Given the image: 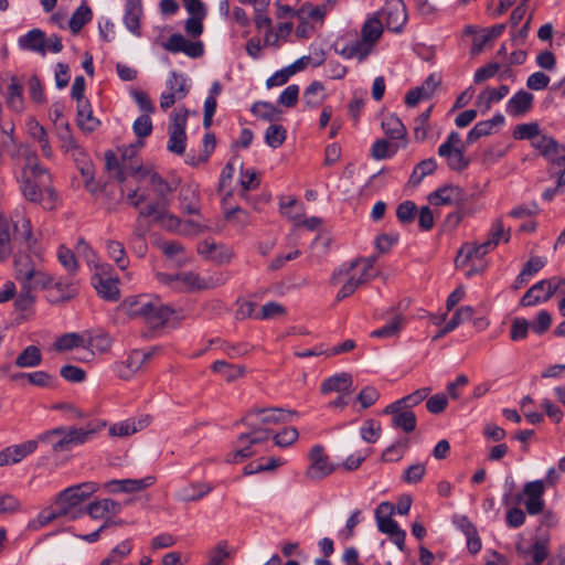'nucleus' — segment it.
I'll return each instance as SVG.
<instances>
[{"mask_svg": "<svg viewBox=\"0 0 565 565\" xmlns=\"http://www.w3.org/2000/svg\"><path fill=\"white\" fill-rule=\"evenodd\" d=\"M294 415L295 412L277 407L249 411L243 419L248 431L239 435L237 448L227 455L226 461L238 462L252 457L256 452L254 447L269 439L271 427L289 422Z\"/></svg>", "mask_w": 565, "mask_h": 565, "instance_id": "1", "label": "nucleus"}, {"mask_svg": "<svg viewBox=\"0 0 565 565\" xmlns=\"http://www.w3.org/2000/svg\"><path fill=\"white\" fill-rule=\"evenodd\" d=\"M19 157L24 161L20 177L23 196L32 203L41 204L46 210L54 209L56 192L51 186V174L39 163L35 151L25 145H20L15 153H12L13 159Z\"/></svg>", "mask_w": 565, "mask_h": 565, "instance_id": "2", "label": "nucleus"}, {"mask_svg": "<svg viewBox=\"0 0 565 565\" xmlns=\"http://www.w3.org/2000/svg\"><path fill=\"white\" fill-rule=\"evenodd\" d=\"M12 244L18 246L14 256L17 279L19 280V268L34 267L30 257L24 254L32 250L36 239L32 235L31 222L24 215H20L11 225L10 221L0 214V260L8 259L12 252Z\"/></svg>", "mask_w": 565, "mask_h": 565, "instance_id": "3", "label": "nucleus"}, {"mask_svg": "<svg viewBox=\"0 0 565 565\" xmlns=\"http://www.w3.org/2000/svg\"><path fill=\"white\" fill-rule=\"evenodd\" d=\"M381 40V26L375 19H365L360 33L348 31L333 42L335 54L343 60H354L364 63L374 52Z\"/></svg>", "mask_w": 565, "mask_h": 565, "instance_id": "4", "label": "nucleus"}, {"mask_svg": "<svg viewBox=\"0 0 565 565\" xmlns=\"http://www.w3.org/2000/svg\"><path fill=\"white\" fill-rule=\"evenodd\" d=\"M374 276L373 260L370 258L341 265L331 277L333 285L342 284L335 297L337 301L351 296L362 284L371 280Z\"/></svg>", "mask_w": 565, "mask_h": 565, "instance_id": "5", "label": "nucleus"}, {"mask_svg": "<svg viewBox=\"0 0 565 565\" xmlns=\"http://www.w3.org/2000/svg\"><path fill=\"white\" fill-rule=\"evenodd\" d=\"M97 490L94 482H85L63 490L55 499L56 511L67 520L85 515L83 503Z\"/></svg>", "mask_w": 565, "mask_h": 565, "instance_id": "6", "label": "nucleus"}, {"mask_svg": "<svg viewBox=\"0 0 565 565\" xmlns=\"http://www.w3.org/2000/svg\"><path fill=\"white\" fill-rule=\"evenodd\" d=\"M365 19H375L381 26V36L384 30L399 33L407 22V13L405 3L402 0H387L384 6Z\"/></svg>", "mask_w": 565, "mask_h": 565, "instance_id": "7", "label": "nucleus"}, {"mask_svg": "<svg viewBox=\"0 0 565 565\" xmlns=\"http://www.w3.org/2000/svg\"><path fill=\"white\" fill-rule=\"evenodd\" d=\"M438 156L446 160L448 168L452 171H463L470 164L465 154V143L457 131H451L446 140L438 147Z\"/></svg>", "mask_w": 565, "mask_h": 565, "instance_id": "8", "label": "nucleus"}, {"mask_svg": "<svg viewBox=\"0 0 565 565\" xmlns=\"http://www.w3.org/2000/svg\"><path fill=\"white\" fill-rule=\"evenodd\" d=\"M157 278L161 284L180 292L199 291L209 287V281L193 271H182L174 275L158 273Z\"/></svg>", "mask_w": 565, "mask_h": 565, "instance_id": "9", "label": "nucleus"}, {"mask_svg": "<svg viewBox=\"0 0 565 565\" xmlns=\"http://www.w3.org/2000/svg\"><path fill=\"white\" fill-rule=\"evenodd\" d=\"M545 482L543 480L529 481L523 486L522 492L514 497V502H523L526 512L530 515H537L543 512L545 502Z\"/></svg>", "mask_w": 565, "mask_h": 565, "instance_id": "10", "label": "nucleus"}, {"mask_svg": "<svg viewBox=\"0 0 565 565\" xmlns=\"http://www.w3.org/2000/svg\"><path fill=\"white\" fill-rule=\"evenodd\" d=\"M150 185L157 199L143 209H140V216H151L159 213L161 209H167L170 203V195L177 184H172L163 180L159 174L150 175Z\"/></svg>", "mask_w": 565, "mask_h": 565, "instance_id": "11", "label": "nucleus"}, {"mask_svg": "<svg viewBox=\"0 0 565 565\" xmlns=\"http://www.w3.org/2000/svg\"><path fill=\"white\" fill-rule=\"evenodd\" d=\"M309 466L306 470V477L310 480H321L331 475L335 466L326 454L323 446L315 445L308 454Z\"/></svg>", "mask_w": 565, "mask_h": 565, "instance_id": "12", "label": "nucleus"}, {"mask_svg": "<svg viewBox=\"0 0 565 565\" xmlns=\"http://www.w3.org/2000/svg\"><path fill=\"white\" fill-rule=\"evenodd\" d=\"M186 111H178L171 115V122L168 126L169 140L167 148L170 152L181 156L186 147Z\"/></svg>", "mask_w": 565, "mask_h": 565, "instance_id": "13", "label": "nucleus"}, {"mask_svg": "<svg viewBox=\"0 0 565 565\" xmlns=\"http://www.w3.org/2000/svg\"><path fill=\"white\" fill-rule=\"evenodd\" d=\"M105 426L106 423L103 422L95 427H92L90 425H87L86 428L71 427L67 429V433H65V435L53 445V451H67L75 445H83Z\"/></svg>", "mask_w": 565, "mask_h": 565, "instance_id": "14", "label": "nucleus"}, {"mask_svg": "<svg viewBox=\"0 0 565 565\" xmlns=\"http://www.w3.org/2000/svg\"><path fill=\"white\" fill-rule=\"evenodd\" d=\"M562 280L543 279L535 282L522 297L521 306L533 307L547 301L558 289Z\"/></svg>", "mask_w": 565, "mask_h": 565, "instance_id": "15", "label": "nucleus"}, {"mask_svg": "<svg viewBox=\"0 0 565 565\" xmlns=\"http://www.w3.org/2000/svg\"><path fill=\"white\" fill-rule=\"evenodd\" d=\"M428 201L435 206H459L465 201V193L460 186L447 184L431 192Z\"/></svg>", "mask_w": 565, "mask_h": 565, "instance_id": "16", "label": "nucleus"}, {"mask_svg": "<svg viewBox=\"0 0 565 565\" xmlns=\"http://www.w3.org/2000/svg\"><path fill=\"white\" fill-rule=\"evenodd\" d=\"M384 414L392 415V426L399 428L405 433H412L416 428V416L412 411L404 409L402 402H394L387 405Z\"/></svg>", "mask_w": 565, "mask_h": 565, "instance_id": "17", "label": "nucleus"}, {"mask_svg": "<svg viewBox=\"0 0 565 565\" xmlns=\"http://www.w3.org/2000/svg\"><path fill=\"white\" fill-rule=\"evenodd\" d=\"M105 166L111 177H114L119 182H124L126 180L128 171L131 174H137L141 170V166L138 160L134 162L131 159L128 166L126 158H124L122 162L120 163L113 151H107L105 153Z\"/></svg>", "mask_w": 565, "mask_h": 565, "instance_id": "18", "label": "nucleus"}, {"mask_svg": "<svg viewBox=\"0 0 565 565\" xmlns=\"http://www.w3.org/2000/svg\"><path fill=\"white\" fill-rule=\"evenodd\" d=\"M516 552L525 561V565H540L548 556V540L540 537L531 546L519 543Z\"/></svg>", "mask_w": 565, "mask_h": 565, "instance_id": "19", "label": "nucleus"}, {"mask_svg": "<svg viewBox=\"0 0 565 565\" xmlns=\"http://www.w3.org/2000/svg\"><path fill=\"white\" fill-rule=\"evenodd\" d=\"M38 448V440H28L23 444L6 447L0 451V467L21 462Z\"/></svg>", "mask_w": 565, "mask_h": 565, "instance_id": "20", "label": "nucleus"}, {"mask_svg": "<svg viewBox=\"0 0 565 565\" xmlns=\"http://www.w3.org/2000/svg\"><path fill=\"white\" fill-rule=\"evenodd\" d=\"M161 227L166 228L170 232H177L181 234H195L199 232V225L194 222H186L184 224L181 223L180 218L177 216L169 214L167 209H161L159 213H154L151 215Z\"/></svg>", "mask_w": 565, "mask_h": 565, "instance_id": "21", "label": "nucleus"}, {"mask_svg": "<svg viewBox=\"0 0 565 565\" xmlns=\"http://www.w3.org/2000/svg\"><path fill=\"white\" fill-rule=\"evenodd\" d=\"M163 47L171 53L183 52L190 57H199L204 52L202 42L188 41L181 34H172L163 44Z\"/></svg>", "mask_w": 565, "mask_h": 565, "instance_id": "22", "label": "nucleus"}, {"mask_svg": "<svg viewBox=\"0 0 565 565\" xmlns=\"http://www.w3.org/2000/svg\"><path fill=\"white\" fill-rule=\"evenodd\" d=\"M533 94L520 89L505 104V113L513 118L525 116L533 107Z\"/></svg>", "mask_w": 565, "mask_h": 565, "instance_id": "23", "label": "nucleus"}, {"mask_svg": "<svg viewBox=\"0 0 565 565\" xmlns=\"http://www.w3.org/2000/svg\"><path fill=\"white\" fill-rule=\"evenodd\" d=\"M152 299L147 295H140L126 298L119 309L134 319H145L147 311L151 309Z\"/></svg>", "mask_w": 565, "mask_h": 565, "instance_id": "24", "label": "nucleus"}, {"mask_svg": "<svg viewBox=\"0 0 565 565\" xmlns=\"http://www.w3.org/2000/svg\"><path fill=\"white\" fill-rule=\"evenodd\" d=\"M532 147L550 161L558 162L565 159V149L547 135L541 134Z\"/></svg>", "mask_w": 565, "mask_h": 565, "instance_id": "25", "label": "nucleus"}, {"mask_svg": "<svg viewBox=\"0 0 565 565\" xmlns=\"http://www.w3.org/2000/svg\"><path fill=\"white\" fill-rule=\"evenodd\" d=\"M510 92L508 85H501L498 88L487 87L476 98V106L482 115L487 114L493 104L502 100Z\"/></svg>", "mask_w": 565, "mask_h": 565, "instance_id": "26", "label": "nucleus"}, {"mask_svg": "<svg viewBox=\"0 0 565 565\" xmlns=\"http://www.w3.org/2000/svg\"><path fill=\"white\" fill-rule=\"evenodd\" d=\"M150 423L151 417L149 415L142 416L139 419L129 418L111 425L109 427V435L113 437H127L148 427Z\"/></svg>", "mask_w": 565, "mask_h": 565, "instance_id": "27", "label": "nucleus"}, {"mask_svg": "<svg viewBox=\"0 0 565 565\" xmlns=\"http://www.w3.org/2000/svg\"><path fill=\"white\" fill-rule=\"evenodd\" d=\"M395 512V507L391 502H382L375 510V521L380 532L390 534L398 529L399 525L392 519Z\"/></svg>", "mask_w": 565, "mask_h": 565, "instance_id": "28", "label": "nucleus"}, {"mask_svg": "<svg viewBox=\"0 0 565 565\" xmlns=\"http://www.w3.org/2000/svg\"><path fill=\"white\" fill-rule=\"evenodd\" d=\"M154 477L148 476L142 479L111 480L105 484L110 492H137L154 483Z\"/></svg>", "mask_w": 565, "mask_h": 565, "instance_id": "29", "label": "nucleus"}, {"mask_svg": "<svg viewBox=\"0 0 565 565\" xmlns=\"http://www.w3.org/2000/svg\"><path fill=\"white\" fill-rule=\"evenodd\" d=\"M120 512V504L111 499L95 501L85 507V514L93 520H104L107 515H116Z\"/></svg>", "mask_w": 565, "mask_h": 565, "instance_id": "30", "label": "nucleus"}, {"mask_svg": "<svg viewBox=\"0 0 565 565\" xmlns=\"http://www.w3.org/2000/svg\"><path fill=\"white\" fill-rule=\"evenodd\" d=\"M221 205L225 221L232 226L243 230L250 224L249 214L237 205H228L226 198L222 199Z\"/></svg>", "mask_w": 565, "mask_h": 565, "instance_id": "31", "label": "nucleus"}, {"mask_svg": "<svg viewBox=\"0 0 565 565\" xmlns=\"http://www.w3.org/2000/svg\"><path fill=\"white\" fill-rule=\"evenodd\" d=\"M505 30V24H495L490 28L477 32L472 40L471 53L473 55L480 54L484 46L499 38Z\"/></svg>", "mask_w": 565, "mask_h": 565, "instance_id": "32", "label": "nucleus"}, {"mask_svg": "<svg viewBox=\"0 0 565 565\" xmlns=\"http://www.w3.org/2000/svg\"><path fill=\"white\" fill-rule=\"evenodd\" d=\"M19 45L23 50L32 51L44 56L46 53L45 33L40 29H33L19 39Z\"/></svg>", "mask_w": 565, "mask_h": 565, "instance_id": "33", "label": "nucleus"}, {"mask_svg": "<svg viewBox=\"0 0 565 565\" xmlns=\"http://www.w3.org/2000/svg\"><path fill=\"white\" fill-rule=\"evenodd\" d=\"M142 15L141 0H127L125 4L124 22L135 35H140V18Z\"/></svg>", "mask_w": 565, "mask_h": 565, "instance_id": "34", "label": "nucleus"}, {"mask_svg": "<svg viewBox=\"0 0 565 565\" xmlns=\"http://www.w3.org/2000/svg\"><path fill=\"white\" fill-rule=\"evenodd\" d=\"M173 313L174 310L172 308L162 305L158 299H152L151 309L147 311L143 321L157 328L164 324Z\"/></svg>", "mask_w": 565, "mask_h": 565, "instance_id": "35", "label": "nucleus"}, {"mask_svg": "<svg viewBox=\"0 0 565 565\" xmlns=\"http://www.w3.org/2000/svg\"><path fill=\"white\" fill-rule=\"evenodd\" d=\"M328 13L327 4L313 6L311 3H305L297 12H295V17L298 20H306L310 23L322 25L324 17Z\"/></svg>", "mask_w": 565, "mask_h": 565, "instance_id": "36", "label": "nucleus"}, {"mask_svg": "<svg viewBox=\"0 0 565 565\" xmlns=\"http://www.w3.org/2000/svg\"><path fill=\"white\" fill-rule=\"evenodd\" d=\"M157 348L151 349L148 352H143L141 350H134L129 353L128 358L125 361V366L127 372L120 373V376L124 379H128L130 374L139 371L145 363L152 359L154 353L157 352Z\"/></svg>", "mask_w": 565, "mask_h": 565, "instance_id": "37", "label": "nucleus"}, {"mask_svg": "<svg viewBox=\"0 0 565 565\" xmlns=\"http://www.w3.org/2000/svg\"><path fill=\"white\" fill-rule=\"evenodd\" d=\"M480 246L475 243H467L461 246L455 259L457 268H465L469 263L481 262L486 253H481Z\"/></svg>", "mask_w": 565, "mask_h": 565, "instance_id": "38", "label": "nucleus"}, {"mask_svg": "<svg viewBox=\"0 0 565 565\" xmlns=\"http://www.w3.org/2000/svg\"><path fill=\"white\" fill-rule=\"evenodd\" d=\"M93 281L95 289L102 298L108 301H116L119 299L118 280L96 275L93 277Z\"/></svg>", "mask_w": 565, "mask_h": 565, "instance_id": "39", "label": "nucleus"}, {"mask_svg": "<svg viewBox=\"0 0 565 565\" xmlns=\"http://www.w3.org/2000/svg\"><path fill=\"white\" fill-rule=\"evenodd\" d=\"M77 125L87 132L94 131L99 125V120L93 116L88 100L77 103Z\"/></svg>", "mask_w": 565, "mask_h": 565, "instance_id": "40", "label": "nucleus"}, {"mask_svg": "<svg viewBox=\"0 0 565 565\" xmlns=\"http://www.w3.org/2000/svg\"><path fill=\"white\" fill-rule=\"evenodd\" d=\"M352 376L349 373H339L323 381L321 391L323 393L347 392L352 386Z\"/></svg>", "mask_w": 565, "mask_h": 565, "instance_id": "41", "label": "nucleus"}, {"mask_svg": "<svg viewBox=\"0 0 565 565\" xmlns=\"http://www.w3.org/2000/svg\"><path fill=\"white\" fill-rule=\"evenodd\" d=\"M19 281L26 285L33 291L36 288L45 287L47 277L35 269V267L19 268Z\"/></svg>", "mask_w": 565, "mask_h": 565, "instance_id": "42", "label": "nucleus"}, {"mask_svg": "<svg viewBox=\"0 0 565 565\" xmlns=\"http://www.w3.org/2000/svg\"><path fill=\"white\" fill-rule=\"evenodd\" d=\"M437 169V162L434 158H428L415 166L409 177V183L414 186L418 185L423 179L433 174Z\"/></svg>", "mask_w": 565, "mask_h": 565, "instance_id": "43", "label": "nucleus"}, {"mask_svg": "<svg viewBox=\"0 0 565 565\" xmlns=\"http://www.w3.org/2000/svg\"><path fill=\"white\" fill-rule=\"evenodd\" d=\"M541 134L540 125L536 121H531L516 125L512 136L515 140H530L533 145Z\"/></svg>", "mask_w": 565, "mask_h": 565, "instance_id": "44", "label": "nucleus"}, {"mask_svg": "<svg viewBox=\"0 0 565 565\" xmlns=\"http://www.w3.org/2000/svg\"><path fill=\"white\" fill-rule=\"evenodd\" d=\"M236 166L242 167V163L239 162L238 159L234 158L227 162V164L223 168L220 174L218 189L221 192L226 193V199L227 196H231L233 177Z\"/></svg>", "mask_w": 565, "mask_h": 565, "instance_id": "45", "label": "nucleus"}, {"mask_svg": "<svg viewBox=\"0 0 565 565\" xmlns=\"http://www.w3.org/2000/svg\"><path fill=\"white\" fill-rule=\"evenodd\" d=\"M382 128L392 139H402L406 132L402 120L394 114H390L384 117L382 120Z\"/></svg>", "mask_w": 565, "mask_h": 565, "instance_id": "46", "label": "nucleus"}, {"mask_svg": "<svg viewBox=\"0 0 565 565\" xmlns=\"http://www.w3.org/2000/svg\"><path fill=\"white\" fill-rule=\"evenodd\" d=\"M42 361V354L38 347H26L15 359V364L19 367H34Z\"/></svg>", "mask_w": 565, "mask_h": 565, "instance_id": "47", "label": "nucleus"}, {"mask_svg": "<svg viewBox=\"0 0 565 565\" xmlns=\"http://www.w3.org/2000/svg\"><path fill=\"white\" fill-rule=\"evenodd\" d=\"M92 19V10L87 6L78 7L70 19L68 25L71 31L76 34Z\"/></svg>", "mask_w": 565, "mask_h": 565, "instance_id": "48", "label": "nucleus"}, {"mask_svg": "<svg viewBox=\"0 0 565 565\" xmlns=\"http://www.w3.org/2000/svg\"><path fill=\"white\" fill-rule=\"evenodd\" d=\"M281 214L287 216L292 222L300 221L305 214L303 206L295 198H288L280 201Z\"/></svg>", "mask_w": 565, "mask_h": 565, "instance_id": "49", "label": "nucleus"}, {"mask_svg": "<svg viewBox=\"0 0 565 565\" xmlns=\"http://www.w3.org/2000/svg\"><path fill=\"white\" fill-rule=\"evenodd\" d=\"M84 347V338L78 333H65L56 339L54 349L58 352L70 351L74 348Z\"/></svg>", "mask_w": 565, "mask_h": 565, "instance_id": "50", "label": "nucleus"}, {"mask_svg": "<svg viewBox=\"0 0 565 565\" xmlns=\"http://www.w3.org/2000/svg\"><path fill=\"white\" fill-rule=\"evenodd\" d=\"M107 253L121 270L128 267V259L122 243L113 239L107 241Z\"/></svg>", "mask_w": 565, "mask_h": 565, "instance_id": "51", "label": "nucleus"}, {"mask_svg": "<svg viewBox=\"0 0 565 565\" xmlns=\"http://www.w3.org/2000/svg\"><path fill=\"white\" fill-rule=\"evenodd\" d=\"M7 104L15 111H21L23 108L22 86L14 77L8 86Z\"/></svg>", "mask_w": 565, "mask_h": 565, "instance_id": "52", "label": "nucleus"}, {"mask_svg": "<svg viewBox=\"0 0 565 565\" xmlns=\"http://www.w3.org/2000/svg\"><path fill=\"white\" fill-rule=\"evenodd\" d=\"M324 98V87L319 82L311 83L303 93V102L308 107H317Z\"/></svg>", "mask_w": 565, "mask_h": 565, "instance_id": "53", "label": "nucleus"}, {"mask_svg": "<svg viewBox=\"0 0 565 565\" xmlns=\"http://www.w3.org/2000/svg\"><path fill=\"white\" fill-rule=\"evenodd\" d=\"M403 321V317L401 315H396L392 318V320L388 323L372 331L371 335L374 338L395 337L401 331Z\"/></svg>", "mask_w": 565, "mask_h": 565, "instance_id": "54", "label": "nucleus"}, {"mask_svg": "<svg viewBox=\"0 0 565 565\" xmlns=\"http://www.w3.org/2000/svg\"><path fill=\"white\" fill-rule=\"evenodd\" d=\"M381 424L374 419H367L360 428L361 438L369 444H374L381 437Z\"/></svg>", "mask_w": 565, "mask_h": 565, "instance_id": "55", "label": "nucleus"}, {"mask_svg": "<svg viewBox=\"0 0 565 565\" xmlns=\"http://www.w3.org/2000/svg\"><path fill=\"white\" fill-rule=\"evenodd\" d=\"M292 29L294 24L291 22L279 23L275 31L265 32V43L267 45H276L279 40L287 39Z\"/></svg>", "mask_w": 565, "mask_h": 565, "instance_id": "56", "label": "nucleus"}, {"mask_svg": "<svg viewBox=\"0 0 565 565\" xmlns=\"http://www.w3.org/2000/svg\"><path fill=\"white\" fill-rule=\"evenodd\" d=\"M286 134L281 125H270L265 131V142L274 149L278 148L286 140Z\"/></svg>", "mask_w": 565, "mask_h": 565, "instance_id": "57", "label": "nucleus"}, {"mask_svg": "<svg viewBox=\"0 0 565 565\" xmlns=\"http://www.w3.org/2000/svg\"><path fill=\"white\" fill-rule=\"evenodd\" d=\"M473 316V308L471 306H462L458 308L451 319L446 323V331H454L463 322L470 320Z\"/></svg>", "mask_w": 565, "mask_h": 565, "instance_id": "58", "label": "nucleus"}, {"mask_svg": "<svg viewBox=\"0 0 565 565\" xmlns=\"http://www.w3.org/2000/svg\"><path fill=\"white\" fill-rule=\"evenodd\" d=\"M235 552V548L228 546L226 541L218 542L214 547V565H227Z\"/></svg>", "mask_w": 565, "mask_h": 565, "instance_id": "59", "label": "nucleus"}, {"mask_svg": "<svg viewBox=\"0 0 565 565\" xmlns=\"http://www.w3.org/2000/svg\"><path fill=\"white\" fill-rule=\"evenodd\" d=\"M285 312L286 310L280 303L270 301L265 303L259 312H256L255 318L258 320H269L280 317Z\"/></svg>", "mask_w": 565, "mask_h": 565, "instance_id": "60", "label": "nucleus"}, {"mask_svg": "<svg viewBox=\"0 0 565 565\" xmlns=\"http://www.w3.org/2000/svg\"><path fill=\"white\" fill-rule=\"evenodd\" d=\"M417 213V206L413 201L402 202L396 210V216L399 222L407 224L414 221Z\"/></svg>", "mask_w": 565, "mask_h": 565, "instance_id": "61", "label": "nucleus"}, {"mask_svg": "<svg viewBox=\"0 0 565 565\" xmlns=\"http://www.w3.org/2000/svg\"><path fill=\"white\" fill-rule=\"evenodd\" d=\"M252 113L262 119L273 120L277 117L278 111L271 104L267 102H257L252 106Z\"/></svg>", "mask_w": 565, "mask_h": 565, "instance_id": "62", "label": "nucleus"}, {"mask_svg": "<svg viewBox=\"0 0 565 565\" xmlns=\"http://www.w3.org/2000/svg\"><path fill=\"white\" fill-rule=\"evenodd\" d=\"M168 92L173 93L179 98H183L186 95L185 79L182 75L172 72L167 81Z\"/></svg>", "mask_w": 565, "mask_h": 565, "instance_id": "63", "label": "nucleus"}, {"mask_svg": "<svg viewBox=\"0 0 565 565\" xmlns=\"http://www.w3.org/2000/svg\"><path fill=\"white\" fill-rule=\"evenodd\" d=\"M298 430L294 427L282 429L274 436L275 445L281 448L292 445L298 439Z\"/></svg>", "mask_w": 565, "mask_h": 565, "instance_id": "64", "label": "nucleus"}]
</instances>
